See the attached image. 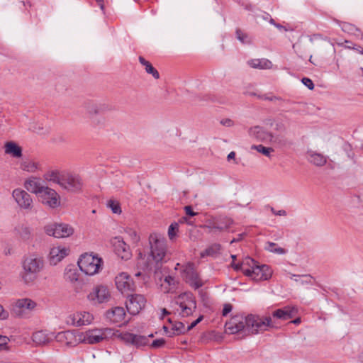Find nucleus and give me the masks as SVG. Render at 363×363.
<instances>
[{"instance_id": "nucleus-1", "label": "nucleus", "mask_w": 363, "mask_h": 363, "mask_svg": "<svg viewBox=\"0 0 363 363\" xmlns=\"http://www.w3.org/2000/svg\"><path fill=\"white\" fill-rule=\"evenodd\" d=\"M149 251H140L137 256V268L143 271L160 272L163 264L169 259L167 242L164 236L158 233H152L148 237Z\"/></svg>"}, {"instance_id": "nucleus-2", "label": "nucleus", "mask_w": 363, "mask_h": 363, "mask_svg": "<svg viewBox=\"0 0 363 363\" xmlns=\"http://www.w3.org/2000/svg\"><path fill=\"white\" fill-rule=\"evenodd\" d=\"M270 317H261L250 314L247 316L234 315L225 323V332L235 334L243 331L247 335H253L268 330L269 327H274Z\"/></svg>"}, {"instance_id": "nucleus-3", "label": "nucleus", "mask_w": 363, "mask_h": 363, "mask_svg": "<svg viewBox=\"0 0 363 363\" xmlns=\"http://www.w3.org/2000/svg\"><path fill=\"white\" fill-rule=\"evenodd\" d=\"M21 267L20 277L23 283L30 284L37 279L39 273L44 268V261L40 257L30 255L23 258Z\"/></svg>"}, {"instance_id": "nucleus-4", "label": "nucleus", "mask_w": 363, "mask_h": 363, "mask_svg": "<svg viewBox=\"0 0 363 363\" xmlns=\"http://www.w3.org/2000/svg\"><path fill=\"white\" fill-rule=\"evenodd\" d=\"M173 312L181 318L192 315L196 310V301L191 293H183L179 295L172 306Z\"/></svg>"}, {"instance_id": "nucleus-5", "label": "nucleus", "mask_w": 363, "mask_h": 363, "mask_svg": "<svg viewBox=\"0 0 363 363\" xmlns=\"http://www.w3.org/2000/svg\"><path fill=\"white\" fill-rule=\"evenodd\" d=\"M118 332V330L115 331L111 328L90 329L82 334V342L91 345L99 343L115 335L117 336L116 333Z\"/></svg>"}, {"instance_id": "nucleus-6", "label": "nucleus", "mask_w": 363, "mask_h": 363, "mask_svg": "<svg viewBox=\"0 0 363 363\" xmlns=\"http://www.w3.org/2000/svg\"><path fill=\"white\" fill-rule=\"evenodd\" d=\"M77 263L82 272L91 276L99 272L102 267L103 260L96 255L85 253L81 255Z\"/></svg>"}, {"instance_id": "nucleus-7", "label": "nucleus", "mask_w": 363, "mask_h": 363, "mask_svg": "<svg viewBox=\"0 0 363 363\" xmlns=\"http://www.w3.org/2000/svg\"><path fill=\"white\" fill-rule=\"evenodd\" d=\"M84 182L82 177L77 174L62 173V179L60 187L67 192L78 194L82 191Z\"/></svg>"}, {"instance_id": "nucleus-8", "label": "nucleus", "mask_w": 363, "mask_h": 363, "mask_svg": "<svg viewBox=\"0 0 363 363\" xmlns=\"http://www.w3.org/2000/svg\"><path fill=\"white\" fill-rule=\"evenodd\" d=\"M182 277L186 283L195 289L202 286L203 282L199 278L194 263L188 262L182 265Z\"/></svg>"}, {"instance_id": "nucleus-9", "label": "nucleus", "mask_w": 363, "mask_h": 363, "mask_svg": "<svg viewBox=\"0 0 363 363\" xmlns=\"http://www.w3.org/2000/svg\"><path fill=\"white\" fill-rule=\"evenodd\" d=\"M45 231L47 235L56 238H63L72 235L74 233L73 228L65 223H52L45 226Z\"/></svg>"}, {"instance_id": "nucleus-10", "label": "nucleus", "mask_w": 363, "mask_h": 363, "mask_svg": "<svg viewBox=\"0 0 363 363\" xmlns=\"http://www.w3.org/2000/svg\"><path fill=\"white\" fill-rule=\"evenodd\" d=\"M41 203L51 208H56L60 206V196L58 193L48 186L38 195Z\"/></svg>"}, {"instance_id": "nucleus-11", "label": "nucleus", "mask_w": 363, "mask_h": 363, "mask_svg": "<svg viewBox=\"0 0 363 363\" xmlns=\"http://www.w3.org/2000/svg\"><path fill=\"white\" fill-rule=\"evenodd\" d=\"M245 275L251 277L256 281L269 279L272 276V270L267 264H257L252 269H245Z\"/></svg>"}, {"instance_id": "nucleus-12", "label": "nucleus", "mask_w": 363, "mask_h": 363, "mask_svg": "<svg viewBox=\"0 0 363 363\" xmlns=\"http://www.w3.org/2000/svg\"><path fill=\"white\" fill-rule=\"evenodd\" d=\"M93 320L94 316L91 313L86 311H80L69 315L66 318V323L79 327L89 325Z\"/></svg>"}, {"instance_id": "nucleus-13", "label": "nucleus", "mask_w": 363, "mask_h": 363, "mask_svg": "<svg viewBox=\"0 0 363 363\" xmlns=\"http://www.w3.org/2000/svg\"><path fill=\"white\" fill-rule=\"evenodd\" d=\"M117 337L125 343L132 345L138 348L147 345L150 342L147 336L128 332L121 333L117 335Z\"/></svg>"}, {"instance_id": "nucleus-14", "label": "nucleus", "mask_w": 363, "mask_h": 363, "mask_svg": "<svg viewBox=\"0 0 363 363\" xmlns=\"http://www.w3.org/2000/svg\"><path fill=\"white\" fill-rule=\"evenodd\" d=\"M55 339L61 344L73 347L82 342V334H77L74 330H66L58 333Z\"/></svg>"}, {"instance_id": "nucleus-15", "label": "nucleus", "mask_w": 363, "mask_h": 363, "mask_svg": "<svg viewBox=\"0 0 363 363\" xmlns=\"http://www.w3.org/2000/svg\"><path fill=\"white\" fill-rule=\"evenodd\" d=\"M146 298L141 294H132L126 301V308L132 315H137L145 307Z\"/></svg>"}, {"instance_id": "nucleus-16", "label": "nucleus", "mask_w": 363, "mask_h": 363, "mask_svg": "<svg viewBox=\"0 0 363 363\" xmlns=\"http://www.w3.org/2000/svg\"><path fill=\"white\" fill-rule=\"evenodd\" d=\"M115 284L118 290L122 294H128L135 289L133 279L125 272H121L116 277Z\"/></svg>"}, {"instance_id": "nucleus-17", "label": "nucleus", "mask_w": 363, "mask_h": 363, "mask_svg": "<svg viewBox=\"0 0 363 363\" xmlns=\"http://www.w3.org/2000/svg\"><path fill=\"white\" fill-rule=\"evenodd\" d=\"M12 196L18 206L25 210H31L33 201L31 196L25 190L16 189L13 191Z\"/></svg>"}, {"instance_id": "nucleus-18", "label": "nucleus", "mask_w": 363, "mask_h": 363, "mask_svg": "<svg viewBox=\"0 0 363 363\" xmlns=\"http://www.w3.org/2000/svg\"><path fill=\"white\" fill-rule=\"evenodd\" d=\"M298 312L297 308L292 306H286L281 308H279L272 312V321L274 323V328H278L274 319L281 320H287L292 318ZM269 328H274V327H269Z\"/></svg>"}, {"instance_id": "nucleus-19", "label": "nucleus", "mask_w": 363, "mask_h": 363, "mask_svg": "<svg viewBox=\"0 0 363 363\" xmlns=\"http://www.w3.org/2000/svg\"><path fill=\"white\" fill-rule=\"evenodd\" d=\"M115 253L123 259H129L131 256V250L130 246L125 242L123 239L120 237H115L111 240Z\"/></svg>"}, {"instance_id": "nucleus-20", "label": "nucleus", "mask_w": 363, "mask_h": 363, "mask_svg": "<svg viewBox=\"0 0 363 363\" xmlns=\"http://www.w3.org/2000/svg\"><path fill=\"white\" fill-rule=\"evenodd\" d=\"M126 313L123 307H113L106 312V318L111 323L119 326L125 325L128 321L125 319Z\"/></svg>"}, {"instance_id": "nucleus-21", "label": "nucleus", "mask_w": 363, "mask_h": 363, "mask_svg": "<svg viewBox=\"0 0 363 363\" xmlns=\"http://www.w3.org/2000/svg\"><path fill=\"white\" fill-rule=\"evenodd\" d=\"M111 294L107 286L99 285L96 286L88 295V298L94 303H102L108 301Z\"/></svg>"}, {"instance_id": "nucleus-22", "label": "nucleus", "mask_w": 363, "mask_h": 363, "mask_svg": "<svg viewBox=\"0 0 363 363\" xmlns=\"http://www.w3.org/2000/svg\"><path fill=\"white\" fill-rule=\"evenodd\" d=\"M84 108L86 111V113L90 118L96 115L104 113L109 109L108 105L104 103H96L92 101L86 102L84 105Z\"/></svg>"}, {"instance_id": "nucleus-23", "label": "nucleus", "mask_w": 363, "mask_h": 363, "mask_svg": "<svg viewBox=\"0 0 363 363\" xmlns=\"http://www.w3.org/2000/svg\"><path fill=\"white\" fill-rule=\"evenodd\" d=\"M47 186L43 184V182L40 178L31 177L26 179L24 182V187L28 191L36 195H39Z\"/></svg>"}, {"instance_id": "nucleus-24", "label": "nucleus", "mask_w": 363, "mask_h": 363, "mask_svg": "<svg viewBox=\"0 0 363 363\" xmlns=\"http://www.w3.org/2000/svg\"><path fill=\"white\" fill-rule=\"evenodd\" d=\"M69 250L66 247H53L49 254V260L51 264H57L68 255Z\"/></svg>"}, {"instance_id": "nucleus-25", "label": "nucleus", "mask_w": 363, "mask_h": 363, "mask_svg": "<svg viewBox=\"0 0 363 363\" xmlns=\"http://www.w3.org/2000/svg\"><path fill=\"white\" fill-rule=\"evenodd\" d=\"M37 306V303L30 298H24L18 299L14 305L15 310H18L16 313L20 315L25 310L33 311Z\"/></svg>"}, {"instance_id": "nucleus-26", "label": "nucleus", "mask_w": 363, "mask_h": 363, "mask_svg": "<svg viewBox=\"0 0 363 363\" xmlns=\"http://www.w3.org/2000/svg\"><path fill=\"white\" fill-rule=\"evenodd\" d=\"M4 152L14 158H20L23 155V150L21 146L13 141H9L4 144Z\"/></svg>"}, {"instance_id": "nucleus-27", "label": "nucleus", "mask_w": 363, "mask_h": 363, "mask_svg": "<svg viewBox=\"0 0 363 363\" xmlns=\"http://www.w3.org/2000/svg\"><path fill=\"white\" fill-rule=\"evenodd\" d=\"M250 135L261 141L271 140L273 135L269 132L265 130L263 128L255 126L250 129Z\"/></svg>"}, {"instance_id": "nucleus-28", "label": "nucleus", "mask_w": 363, "mask_h": 363, "mask_svg": "<svg viewBox=\"0 0 363 363\" xmlns=\"http://www.w3.org/2000/svg\"><path fill=\"white\" fill-rule=\"evenodd\" d=\"M258 264V263L253 259L247 257H245L241 263L235 264L234 262H232L231 266L236 271L240 270L245 274V269H252Z\"/></svg>"}, {"instance_id": "nucleus-29", "label": "nucleus", "mask_w": 363, "mask_h": 363, "mask_svg": "<svg viewBox=\"0 0 363 363\" xmlns=\"http://www.w3.org/2000/svg\"><path fill=\"white\" fill-rule=\"evenodd\" d=\"M20 168L23 171L34 173L42 169L41 164L39 162L26 159L21 162Z\"/></svg>"}, {"instance_id": "nucleus-30", "label": "nucleus", "mask_w": 363, "mask_h": 363, "mask_svg": "<svg viewBox=\"0 0 363 363\" xmlns=\"http://www.w3.org/2000/svg\"><path fill=\"white\" fill-rule=\"evenodd\" d=\"M307 155L308 162L315 166L323 167L327 163V157L320 153L310 150Z\"/></svg>"}, {"instance_id": "nucleus-31", "label": "nucleus", "mask_w": 363, "mask_h": 363, "mask_svg": "<svg viewBox=\"0 0 363 363\" xmlns=\"http://www.w3.org/2000/svg\"><path fill=\"white\" fill-rule=\"evenodd\" d=\"M138 60L140 63L145 67V72L147 74H151L155 79H160V74L158 71L152 65L149 61L146 60L142 56L138 57Z\"/></svg>"}, {"instance_id": "nucleus-32", "label": "nucleus", "mask_w": 363, "mask_h": 363, "mask_svg": "<svg viewBox=\"0 0 363 363\" xmlns=\"http://www.w3.org/2000/svg\"><path fill=\"white\" fill-rule=\"evenodd\" d=\"M248 64L250 67L258 69H270L272 67V62L267 59H253Z\"/></svg>"}, {"instance_id": "nucleus-33", "label": "nucleus", "mask_w": 363, "mask_h": 363, "mask_svg": "<svg viewBox=\"0 0 363 363\" xmlns=\"http://www.w3.org/2000/svg\"><path fill=\"white\" fill-rule=\"evenodd\" d=\"M220 245L215 243L207 247L204 251L201 252L200 255L201 257H205L206 256L216 257L220 253Z\"/></svg>"}, {"instance_id": "nucleus-34", "label": "nucleus", "mask_w": 363, "mask_h": 363, "mask_svg": "<svg viewBox=\"0 0 363 363\" xmlns=\"http://www.w3.org/2000/svg\"><path fill=\"white\" fill-rule=\"evenodd\" d=\"M45 179H47L48 181H51V182H53L57 184L60 186V182L62 179V174H60L57 170H53V171L48 172L45 175Z\"/></svg>"}, {"instance_id": "nucleus-35", "label": "nucleus", "mask_w": 363, "mask_h": 363, "mask_svg": "<svg viewBox=\"0 0 363 363\" xmlns=\"http://www.w3.org/2000/svg\"><path fill=\"white\" fill-rule=\"evenodd\" d=\"M164 282L165 284L167 285V286H164V284L161 285L162 291L164 293L170 292L171 290L173 288H174V286H175V285L177 284L175 278L174 277H172V276H167V277H165V278L164 279Z\"/></svg>"}, {"instance_id": "nucleus-36", "label": "nucleus", "mask_w": 363, "mask_h": 363, "mask_svg": "<svg viewBox=\"0 0 363 363\" xmlns=\"http://www.w3.org/2000/svg\"><path fill=\"white\" fill-rule=\"evenodd\" d=\"M33 340L37 345H43L45 344L48 338L45 333L43 331H37L33 334L32 336Z\"/></svg>"}, {"instance_id": "nucleus-37", "label": "nucleus", "mask_w": 363, "mask_h": 363, "mask_svg": "<svg viewBox=\"0 0 363 363\" xmlns=\"http://www.w3.org/2000/svg\"><path fill=\"white\" fill-rule=\"evenodd\" d=\"M266 250L274 253L282 255L286 253V250L279 247L276 243L269 242L267 243Z\"/></svg>"}, {"instance_id": "nucleus-38", "label": "nucleus", "mask_w": 363, "mask_h": 363, "mask_svg": "<svg viewBox=\"0 0 363 363\" xmlns=\"http://www.w3.org/2000/svg\"><path fill=\"white\" fill-rule=\"evenodd\" d=\"M107 206L110 208L113 213L121 214L122 211L120 203L116 200H109L107 203Z\"/></svg>"}, {"instance_id": "nucleus-39", "label": "nucleus", "mask_w": 363, "mask_h": 363, "mask_svg": "<svg viewBox=\"0 0 363 363\" xmlns=\"http://www.w3.org/2000/svg\"><path fill=\"white\" fill-rule=\"evenodd\" d=\"M236 36L242 43L249 44L252 42L251 37L241 30H236Z\"/></svg>"}, {"instance_id": "nucleus-40", "label": "nucleus", "mask_w": 363, "mask_h": 363, "mask_svg": "<svg viewBox=\"0 0 363 363\" xmlns=\"http://www.w3.org/2000/svg\"><path fill=\"white\" fill-rule=\"evenodd\" d=\"M179 224L177 223H172L168 228V237L170 240H173L177 235L179 231Z\"/></svg>"}, {"instance_id": "nucleus-41", "label": "nucleus", "mask_w": 363, "mask_h": 363, "mask_svg": "<svg viewBox=\"0 0 363 363\" xmlns=\"http://www.w3.org/2000/svg\"><path fill=\"white\" fill-rule=\"evenodd\" d=\"M252 148L255 149L256 150H257V152L263 154L264 155L267 156V157H270L271 156V153L274 152V150L273 148L272 147H264L262 145H253L252 146Z\"/></svg>"}, {"instance_id": "nucleus-42", "label": "nucleus", "mask_w": 363, "mask_h": 363, "mask_svg": "<svg viewBox=\"0 0 363 363\" xmlns=\"http://www.w3.org/2000/svg\"><path fill=\"white\" fill-rule=\"evenodd\" d=\"M172 330H174V332L172 335H169V336L184 333L186 330L184 325L182 323L179 322L173 325Z\"/></svg>"}, {"instance_id": "nucleus-43", "label": "nucleus", "mask_w": 363, "mask_h": 363, "mask_svg": "<svg viewBox=\"0 0 363 363\" xmlns=\"http://www.w3.org/2000/svg\"><path fill=\"white\" fill-rule=\"evenodd\" d=\"M125 232L130 237L133 243L137 244L140 241V238L135 230L128 228Z\"/></svg>"}, {"instance_id": "nucleus-44", "label": "nucleus", "mask_w": 363, "mask_h": 363, "mask_svg": "<svg viewBox=\"0 0 363 363\" xmlns=\"http://www.w3.org/2000/svg\"><path fill=\"white\" fill-rule=\"evenodd\" d=\"M66 279L71 282H74L78 280V275L75 270L69 269L65 274Z\"/></svg>"}, {"instance_id": "nucleus-45", "label": "nucleus", "mask_w": 363, "mask_h": 363, "mask_svg": "<svg viewBox=\"0 0 363 363\" xmlns=\"http://www.w3.org/2000/svg\"><path fill=\"white\" fill-rule=\"evenodd\" d=\"M21 236L24 240H28L30 237V230L28 227H23L21 231Z\"/></svg>"}, {"instance_id": "nucleus-46", "label": "nucleus", "mask_w": 363, "mask_h": 363, "mask_svg": "<svg viewBox=\"0 0 363 363\" xmlns=\"http://www.w3.org/2000/svg\"><path fill=\"white\" fill-rule=\"evenodd\" d=\"M274 129L279 132H285L286 130V125L283 121H276Z\"/></svg>"}, {"instance_id": "nucleus-47", "label": "nucleus", "mask_w": 363, "mask_h": 363, "mask_svg": "<svg viewBox=\"0 0 363 363\" xmlns=\"http://www.w3.org/2000/svg\"><path fill=\"white\" fill-rule=\"evenodd\" d=\"M165 344V340L162 338L155 340L150 345L152 348H158L162 347Z\"/></svg>"}, {"instance_id": "nucleus-48", "label": "nucleus", "mask_w": 363, "mask_h": 363, "mask_svg": "<svg viewBox=\"0 0 363 363\" xmlns=\"http://www.w3.org/2000/svg\"><path fill=\"white\" fill-rule=\"evenodd\" d=\"M301 277H304L306 279V280L304 281L306 283H310L311 281V279H312V277L309 274L301 275ZM294 277H295L294 280L296 281H299L298 279H297V278H300L301 275L292 274L291 277V279H294Z\"/></svg>"}, {"instance_id": "nucleus-49", "label": "nucleus", "mask_w": 363, "mask_h": 363, "mask_svg": "<svg viewBox=\"0 0 363 363\" xmlns=\"http://www.w3.org/2000/svg\"><path fill=\"white\" fill-rule=\"evenodd\" d=\"M302 82L310 90H313L314 89L313 82V81L311 79L304 77V78L302 79Z\"/></svg>"}, {"instance_id": "nucleus-50", "label": "nucleus", "mask_w": 363, "mask_h": 363, "mask_svg": "<svg viewBox=\"0 0 363 363\" xmlns=\"http://www.w3.org/2000/svg\"><path fill=\"white\" fill-rule=\"evenodd\" d=\"M8 342L9 338L7 337L0 335V350L6 349Z\"/></svg>"}, {"instance_id": "nucleus-51", "label": "nucleus", "mask_w": 363, "mask_h": 363, "mask_svg": "<svg viewBox=\"0 0 363 363\" xmlns=\"http://www.w3.org/2000/svg\"><path fill=\"white\" fill-rule=\"evenodd\" d=\"M274 25L277 26V28H278V30L280 32L292 31L294 30V28L291 26L286 27V26H285L282 24H279V23L274 24Z\"/></svg>"}, {"instance_id": "nucleus-52", "label": "nucleus", "mask_w": 363, "mask_h": 363, "mask_svg": "<svg viewBox=\"0 0 363 363\" xmlns=\"http://www.w3.org/2000/svg\"><path fill=\"white\" fill-rule=\"evenodd\" d=\"M203 318V316L201 315L196 320L193 321L186 328V331H189L194 328L197 324H199Z\"/></svg>"}, {"instance_id": "nucleus-53", "label": "nucleus", "mask_w": 363, "mask_h": 363, "mask_svg": "<svg viewBox=\"0 0 363 363\" xmlns=\"http://www.w3.org/2000/svg\"><path fill=\"white\" fill-rule=\"evenodd\" d=\"M233 309V306L230 303H225L224 306H223V311H222V315L223 316H225L227 315Z\"/></svg>"}, {"instance_id": "nucleus-54", "label": "nucleus", "mask_w": 363, "mask_h": 363, "mask_svg": "<svg viewBox=\"0 0 363 363\" xmlns=\"http://www.w3.org/2000/svg\"><path fill=\"white\" fill-rule=\"evenodd\" d=\"M184 210H185V212H186V214L188 215V216H196L197 213L196 212H194L191 208V206H186L184 207Z\"/></svg>"}, {"instance_id": "nucleus-55", "label": "nucleus", "mask_w": 363, "mask_h": 363, "mask_svg": "<svg viewBox=\"0 0 363 363\" xmlns=\"http://www.w3.org/2000/svg\"><path fill=\"white\" fill-rule=\"evenodd\" d=\"M220 123L222 125H225V126H227V127H231L234 124L233 121L231 119H229V118H226V119L222 120L220 121Z\"/></svg>"}, {"instance_id": "nucleus-56", "label": "nucleus", "mask_w": 363, "mask_h": 363, "mask_svg": "<svg viewBox=\"0 0 363 363\" xmlns=\"http://www.w3.org/2000/svg\"><path fill=\"white\" fill-rule=\"evenodd\" d=\"M9 315V313L7 311H4L3 308V306L0 305V318L4 320L6 319Z\"/></svg>"}, {"instance_id": "nucleus-57", "label": "nucleus", "mask_w": 363, "mask_h": 363, "mask_svg": "<svg viewBox=\"0 0 363 363\" xmlns=\"http://www.w3.org/2000/svg\"><path fill=\"white\" fill-rule=\"evenodd\" d=\"M260 99H264V100H269V101H274V100H280L281 99L277 97V96H272V97H268L265 95L264 96H259Z\"/></svg>"}, {"instance_id": "nucleus-58", "label": "nucleus", "mask_w": 363, "mask_h": 363, "mask_svg": "<svg viewBox=\"0 0 363 363\" xmlns=\"http://www.w3.org/2000/svg\"><path fill=\"white\" fill-rule=\"evenodd\" d=\"M262 18L264 20L269 21V23H274V20L267 13L263 14Z\"/></svg>"}, {"instance_id": "nucleus-59", "label": "nucleus", "mask_w": 363, "mask_h": 363, "mask_svg": "<svg viewBox=\"0 0 363 363\" xmlns=\"http://www.w3.org/2000/svg\"><path fill=\"white\" fill-rule=\"evenodd\" d=\"M227 159L228 161H230V160H235V152L232 151L230 152L228 155V157H227ZM235 164H238V162L235 161Z\"/></svg>"}, {"instance_id": "nucleus-60", "label": "nucleus", "mask_w": 363, "mask_h": 363, "mask_svg": "<svg viewBox=\"0 0 363 363\" xmlns=\"http://www.w3.org/2000/svg\"><path fill=\"white\" fill-rule=\"evenodd\" d=\"M301 323V318H297L296 319H294V320L291 321L290 323H294L295 325H298Z\"/></svg>"}, {"instance_id": "nucleus-61", "label": "nucleus", "mask_w": 363, "mask_h": 363, "mask_svg": "<svg viewBox=\"0 0 363 363\" xmlns=\"http://www.w3.org/2000/svg\"><path fill=\"white\" fill-rule=\"evenodd\" d=\"M276 215H278V216H286V212L284 210H280V211L277 212Z\"/></svg>"}, {"instance_id": "nucleus-62", "label": "nucleus", "mask_w": 363, "mask_h": 363, "mask_svg": "<svg viewBox=\"0 0 363 363\" xmlns=\"http://www.w3.org/2000/svg\"><path fill=\"white\" fill-rule=\"evenodd\" d=\"M96 2L99 4L100 8L101 9H104V4H103V0H96Z\"/></svg>"}, {"instance_id": "nucleus-63", "label": "nucleus", "mask_w": 363, "mask_h": 363, "mask_svg": "<svg viewBox=\"0 0 363 363\" xmlns=\"http://www.w3.org/2000/svg\"><path fill=\"white\" fill-rule=\"evenodd\" d=\"M139 269L140 271H138V272H136V273L135 274V277H140V276H141V274H142V272H141V271H142V269ZM143 272H144V271L143 270ZM146 272H148L147 271H146Z\"/></svg>"}, {"instance_id": "nucleus-64", "label": "nucleus", "mask_w": 363, "mask_h": 363, "mask_svg": "<svg viewBox=\"0 0 363 363\" xmlns=\"http://www.w3.org/2000/svg\"><path fill=\"white\" fill-rule=\"evenodd\" d=\"M239 237H240V238H237V239H233V240H232L230 242H231V243H233V242H238V241H239V240L241 239V238H242V235H239Z\"/></svg>"}]
</instances>
